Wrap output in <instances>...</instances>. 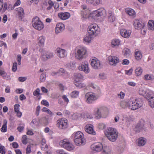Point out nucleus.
Here are the masks:
<instances>
[{"instance_id": "nucleus-32", "label": "nucleus", "mask_w": 154, "mask_h": 154, "mask_svg": "<svg viewBox=\"0 0 154 154\" xmlns=\"http://www.w3.org/2000/svg\"><path fill=\"white\" fill-rule=\"evenodd\" d=\"M148 29L152 31L154 30V21L153 20H149L148 23Z\"/></svg>"}, {"instance_id": "nucleus-10", "label": "nucleus", "mask_w": 154, "mask_h": 154, "mask_svg": "<svg viewBox=\"0 0 154 154\" xmlns=\"http://www.w3.org/2000/svg\"><path fill=\"white\" fill-rule=\"evenodd\" d=\"M85 97L86 99V102L89 104L92 103L93 101L97 99L95 94L94 93L88 92L86 94Z\"/></svg>"}, {"instance_id": "nucleus-21", "label": "nucleus", "mask_w": 154, "mask_h": 154, "mask_svg": "<svg viewBox=\"0 0 154 154\" xmlns=\"http://www.w3.org/2000/svg\"><path fill=\"white\" fill-rule=\"evenodd\" d=\"M59 17L61 20H66L68 19L70 17V14L68 12L59 13L58 14Z\"/></svg>"}, {"instance_id": "nucleus-1", "label": "nucleus", "mask_w": 154, "mask_h": 154, "mask_svg": "<svg viewBox=\"0 0 154 154\" xmlns=\"http://www.w3.org/2000/svg\"><path fill=\"white\" fill-rule=\"evenodd\" d=\"M105 135L110 141L114 142L118 138V132L116 129L109 127L106 131Z\"/></svg>"}, {"instance_id": "nucleus-11", "label": "nucleus", "mask_w": 154, "mask_h": 154, "mask_svg": "<svg viewBox=\"0 0 154 154\" xmlns=\"http://www.w3.org/2000/svg\"><path fill=\"white\" fill-rule=\"evenodd\" d=\"M78 69L80 70L84 71L85 73H88L90 72L88 63L86 61L82 62L81 66L78 67Z\"/></svg>"}, {"instance_id": "nucleus-57", "label": "nucleus", "mask_w": 154, "mask_h": 154, "mask_svg": "<svg viewBox=\"0 0 154 154\" xmlns=\"http://www.w3.org/2000/svg\"><path fill=\"white\" fill-rule=\"evenodd\" d=\"M133 70L132 69H130L128 70H125V73L126 74L131 75L132 73Z\"/></svg>"}, {"instance_id": "nucleus-33", "label": "nucleus", "mask_w": 154, "mask_h": 154, "mask_svg": "<svg viewBox=\"0 0 154 154\" xmlns=\"http://www.w3.org/2000/svg\"><path fill=\"white\" fill-rule=\"evenodd\" d=\"M103 154H110L111 150L107 146H105L103 147Z\"/></svg>"}, {"instance_id": "nucleus-43", "label": "nucleus", "mask_w": 154, "mask_h": 154, "mask_svg": "<svg viewBox=\"0 0 154 154\" xmlns=\"http://www.w3.org/2000/svg\"><path fill=\"white\" fill-rule=\"evenodd\" d=\"M143 72L142 69L140 67H138L135 70V73L136 75L137 76L140 75H141Z\"/></svg>"}, {"instance_id": "nucleus-34", "label": "nucleus", "mask_w": 154, "mask_h": 154, "mask_svg": "<svg viewBox=\"0 0 154 154\" xmlns=\"http://www.w3.org/2000/svg\"><path fill=\"white\" fill-rule=\"evenodd\" d=\"M119 104L120 106L122 108L125 109L128 106L129 107L128 101L127 102L123 100L120 102Z\"/></svg>"}, {"instance_id": "nucleus-62", "label": "nucleus", "mask_w": 154, "mask_h": 154, "mask_svg": "<svg viewBox=\"0 0 154 154\" xmlns=\"http://www.w3.org/2000/svg\"><path fill=\"white\" fill-rule=\"evenodd\" d=\"M125 95V93L122 91L120 92V94H118V96L121 99L123 98Z\"/></svg>"}, {"instance_id": "nucleus-23", "label": "nucleus", "mask_w": 154, "mask_h": 154, "mask_svg": "<svg viewBox=\"0 0 154 154\" xmlns=\"http://www.w3.org/2000/svg\"><path fill=\"white\" fill-rule=\"evenodd\" d=\"M85 131L88 133L91 134H95V132L94 131L93 125H88L85 127Z\"/></svg>"}, {"instance_id": "nucleus-39", "label": "nucleus", "mask_w": 154, "mask_h": 154, "mask_svg": "<svg viewBox=\"0 0 154 154\" xmlns=\"http://www.w3.org/2000/svg\"><path fill=\"white\" fill-rule=\"evenodd\" d=\"M7 122L6 120L4 121V124L1 128V130L2 132H6L7 131Z\"/></svg>"}, {"instance_id": "nucleus-53", "label": "nucleus", "mask_w": 154, "mask_h": 154, "mask_svg": "<svg viewBox=\"0 0 154 154\" xmlns=\"http://www.w3.org/2000/svg\"><path fill=\"white\" fill-rule=\"evenodd\" d=\"M57 154H69L63 149L58 150L57 151Z\"/></svg>"}, {"instance_id": "nucleus-36", "label": "nucleus", "mask_w": 154, "mask_h": 154, "mask_svg": "<svg viewBox=\"0 0 154 154\" xmlns=\"http://www.w3.org/2000/svg\"><path fill=\"white\" fill-rule=\"evenodd\" d=\"M123 55L126 57H129L131 54V51L128 48H125L122 51Z\"/></svg>"}, {"instance_id": "nucleus-29", "label": "nucleus", "mask_w": 154, "mask_h": 154, "mask_svg": "<svg viewBox=\"0 0 154 154\" xmlns=\"http://www.w3.org/2000/svg\"><path fill=\"white\" fill-rule=\"evenodd\" d=\"M146 140L145 138L140 137L138 139V145L140 146H143L146 144Z\"/></svg>"}, {"instance_id": "nucleus-60", "label": "nucleus", "mask_w": 154, "mask_h": 154, "mask_svg": "<svg viewBox=\"0 0 154 154\" xmlns=\"http://www.w3.org/2000/svg\"><path fill=\"white\" fill-rule=\"evenodd\" d=\"M26 79V78L25 77H20L18 78V80L21 82H23L25 81Z\"/></svg>"}, {"instance_id": "nucleus-40", "label": "nucleus", "mask_w": 154, "mask_h": 154, "mask_svg": "<svg viewBox=\"0 0 154 154\" xmlns=\"http://www.w3.org/2000/svg\"><path fill=\"white\" fill-rule=\"evenodd\" d=\"M38 43L40 45H42L44 44L45 41V38L43 36H41L38 38Z\"/></svg>"}, {"instance_id": "nucleus-27", "label": "nucleus", "mask_w": 154, "mask_h": 154, "mask_svg": "<svg viewBox=\"0 0 154 154\" xmlns=\"http://www.w3.org/2000/svg\"><path fill=\"white\" fill-rule=\"evenodd\" d=\"M83 9L81 12V14L83 16H86L90 14L89 10L87 9V6L85 5H83L82 6Z\"/></svg>"}, {"instance_id": "nucleus-38", "label": "nucleus", "mask_w": 154, "mask_h": 154, "mask_svg": "<svg viewBox=\"0 0 154 154\" xmlns=\"http://www.w3.org/2000/svg\"><path fill=\"white\" fill-rule=\"evenodd\" d=\"M120 41L119 39H114L112 42V45L114 46L119 45H120Z\"/></svg>"}, {"instance_id": "nucleus-26", "label": "nucleus", "mask_w": 154, "mask_h": 154, "mask_svg": "<svg viewBox=\"0 0 154 154\" xmlns=\"http://www.w3.org/2000/svg\"><path fill=\"white\" fill-rule=\"evenodd\" d=\"M17 11L18 15L19 16V19L20 20H21L24 17V13L23 9L22 8H17Z\"/></svg>"}, {"instance_id": "nucleus-24", "label": "nucleus", "mask_w": 154, "mask_h": 154, "mask_svg": "<svg viewBox=\"0 0 154 154\" xmlns=\"http://www.w3.org/2000/svg\"><path fill=\"white\" fill-rule=\"evenodd\" d=\"M144 128V126L143 124L141 123H139L135 126L134 129V131L136 133H139Z\"/></svg>"}, {"instance_id": "nucleus-59", "label": "nucleus", "mask_w": 154, "mask_h": 154, "mask_svg": "<svg viewBox=\"0 0 154 154\" xmlns=\"http://www.w3.org/2000/svg\"><path fill=\"white\" fill-rule=\"evenodd\" d=\"M129 63V61L128 60L125 59L122 61V64L123 65H128Z\"/></svg>"}, {"instance_id": "nucleus-20", "label": "nucleus", "mask_w": 154, "mask_h": 154, "mask_svg": "<svg viewBox=\"0 0 154 154\" xmlns=\"http://www.w3.org/2000/svg\"><path fill=\"white\" fill-rule=\"evenodd\" d=\"M131 32V31L130 30L122 29L120 30V34L122 36L125 38H127L130 35Z\"/></svg>"}, {"instance_id": "nucleus-13", "label": "nucleus", "mask_w": 154, "mask_h": 154, "mask_svg": "<svg viewBox=\"0 0 154 154\" xmlns=\"http://www.w3.org/2000/svg\"><path fill=\"white\" fill-rule=\"evenodd\" d=\"M53 57V53L51 52H44L42 53L41 55L42 59L44 60H46L48 59L52 58Z\"/></svg>"}, {"instance_id": "nucleus-16", "label": "nucleus", "mask_w": 154, "mask_h": 154, "mask_svg": "<svg viewBox=\"0 0 154 154\" xmlns=\"http://www.w3.org/2000/svg\"><path fill=\"white\" fill-rule=\"evenodd\" d=\"M134 25L136 29H143L144 24L139 20L135 19L134 21Z\"/></svg>"}, {"instance_id": "nucleus-49", "label": "nucleus", "mask_w": 154, "mask_h": 154, "mask_svg": "<svg viewBox=\"0 0 154 154\" xmlns=\"http://www.w3.org/2000/svg\"><path fill=\"white\" fill-rule=\"evenodd\" d=\"M46 77V75L44 73H42V74L40 77V79L41 82H43L45 80V78Z\"/></svg>"}, {"instance_id": "nucleus-45", "label": "nucleus", "mask_w": 154, "mask_h": 154, "mask_svg": "<svg viewBox=\"0 0 154 154\" xmlns=\"http://www.w3.org/2000/svg\"><path fill=\"white\" fill-rule=\"evenodd\" d=\"M99 78L101 80H104L106 79V76L104 73H100L99 75Z\"/></svg>"}, {"instance_id": "nucleus-7", "label": "nucleus", "mask_w": 154, "mask_h": 154, "mask_svg": "<svg viewBox=\"0 0 154 154\" xmlns=\"http://www.w3.org/2000/svg\"><path fill=\"white\" fill-rule=\"evenodd\" d=\"M88 33L90 35H97L100 32V29L96 24H92L88 28Z\"/></svg>"}, {"instance_id": "nucleus-8", "label": "nucleus", "mask_w": 154, "mask_h": 154, "mask_svg": "<svg viewBox=\"0 0 154 154\" xmlns=\"http://www.w3.org/2000/svg\"><path fill=\"white\" fill-rule=\"evenodd\" d=\"M59 144L60 146L69 151L72 150L74 148V146L72 144L66 139L61 140Z\"/></svg>"}, {"instance_id": "nucleus-63", "label": "nucleus", "mask_w": 154, "mask_h": 154, "mask_svg": "<svg viewBox=\"0 0 154 154\" xmlns=\"http://www.w3.org/2000/svg\"><path fill=\"white\" fill-rule=\"evenodd\" d=\"M26 153L27 154H28L30 153L31 152V150L30 149V147L29 146H27L26 148Z\"/></svg>"}, {"instance_id": "nucleus-42", "label": "nucleus", "mask_w": 154, "mask_h": 154, "mask_svg": "<svg viewBox=\"0 0 154 154\" xmlns=\"http://www.w3.org/2000/svg\"><path fill=\"white\" fill-rule=\"evenodd\" d=\"M42 111L43 112H47L48 114L53 116L54 114L51 110L46 107H44L42 109Z\"/></svg>"}, {"instance_id": "nucleus-2", "label": "nucleus", "mask_w": 154, "mask_h": 154, "mask_svg": "<svg viewBox=\"0 0 154 154\" xmlns=\"http://www.w3.org/2000/svg\"><path fill=\"white\" fill-rule=\"evenodd\" d=\"M129 108L135 110L141 107L142 106V100L139 98H131L128 101Z\"/></svg>"}, {"instance_id": "nucleus-47", "label": "nucleus", "mask_w": 154, "mask_h": 154, "mask_svg": "<svg viewBox=\"0 0 154 154\" xmlns=\"http://www.w3.org/2000/svg\"><path fill=\"white\" fill-rule=\"evenodd\" d=\"M22 141L23 144H26L27 143V138L26 135H24L23 136L22 138Z\"/></svg>"}, {"instance_id": "nucleus-35", "label": "nucleus", "mask_w": 154, "mask_h": 154, "mask_svg": "<svg viewBox=\"0 0 154 154\" xmlns=\"http://www.w3.org/2000/svg\"><path fill=\"white\" fill-rule=\"evenodd\" d=\"M80 82H75L74 84L77 87L80 88L85 87L86 86V85L84 83Z\"/></svg>"}, {"instance_id": "nucleus-14", "label": "nucleus", "mask_w": 154, "mask_h": 154, "mask_svg": "<svg viewBox=\"0 0 154 154\" xmlns=\"http://www.w3.org/2000/svg\"><path fill=\"white\" fill-rule=\"evenodd\" d=\"M108 60L110 64L114 66H115L119 62V58L114 56H109L108 58Z\"/></svg>"}, {"instance_id": "nucleus-46", "label": "nucleus", "mask_w": 154, "mask_h": 154, "mask_svg": "<svg viewBox=\"0 0 154 154\" xmlns=\"http://www.w3.org/2000/svg\"><path fill=\"white\" fill-rule=\"evenodd\" d=\"M81 114L78 113H75L72 116V119L74 120L77 119L79 117L81 116Z\"/></svg>"}, {"instance_id": "nucleus-44", "label": "nucleus", "mask_w": 154, "mask_h": 154, "mask_svg": "<svg viewBox=\"0 0 154 154\" xmlns=\"http://www.w3.org/2000/svg\"><path fill=\"white\" fill-rule=\"evenodd\" d=\"M91 35H89L85 37L84 39V40L86 42H89L92 39V38Z\"/></svg>"}, {"instance_id": "nucleus-19", "label": "nucleus", "mask_w": 154, "mask_h": 154, "mask_svg": "<svg viewBox=\"0 0 154 154\" xmlns=\"http://www.w3.org/2000/svg\"><path fill=\"white\" fill-rule=\"evenodd\" d=\"M102 144L100 143H96L92 145L91 148L94 150L99 152L103 148Z\"/></svg>"}, {"instance_id": "nucleus-51", "label": "nucleus", "mask_w": 154, "mask_h": 154, "mask_svg": "<svg viewBox=\"0 0 154 154\" xmlns=\"http://www.w3.org/2000/svg\"><path fill=\"white\" fill-rule=\"evenodd\" d=\"M5 147L2 146L1 144L0 143V153L2 154H5Z\"/></svg>"}, {"instance_id": "nucleus-50", "label": "nucleus", "mask_w": 154, "mask_h": 154, "mask_svg": "<svg viewBox=\"0 0 154 154\" xmlns=\"http://www.w3.org/2000/svg\"><path fill=\"white\" fill-rule=\"evenodd\" d=\"M98 128L99 129L103 130L106 128V125L103 123H100L99 124Z\"/></svg>"}, {"instance_id": "nucleus-41", "label": "nucleus", "mask_w": 154, "mask_h": 154, "mask_svg": "<svg viewBox=\"0 0 154 154\" xmlns=\"http://www.w3.org/2000/svg\"><path fill=\"white\" fill-rule=\"evenodd\" d=\"M79 92L77 91H72L71 94V96L72 98L77 97L79 95Z\"/></svg>"}, {"instance_id": "nucleus-37", "label": "nucleus", "mask_w": 154, "mask_h": 154, "mask_svg": "<svg viewBox=\"0 0 154 154\" xmlns=\"http://www.w3.org/2000/svg\"><path fill=\"white\" fill-rule=\"evenodd\" d=\"M135 55L136 59L138 60H141L142 57V55L141 53L139 51L135 52Z\"/></svg>"}, {"instance_id": "nucleus-15", "label": "nucleus", "mask_w": 154, "mask_h": 154, "mask_svg": "<svg viewBox=\"0 0 154 154\" xmlns=\"http://www.w3.org/2000/svg\"><path fill=\"white\" fill-rule=\"evenodd\" d=\"M95 14L97 17H105L106 15V11L103 8H100L95 11Z\"/></svg>"}, {"instance_id": "nucleus-6", "label": "nucleus", "mask_w": 154, "mask_h": 154, "mask_svg": "<svg viewBox=\"0 0 154 154\" xmlns=\"http://www.w3.org/2000/svg\"><path fill=\"white\" fill-rule=\"evenodd\" d=\"M86 49L83 47H79L76 49V52L75 53V58L79 60H82L85 57L86 53Z\"/></svg>"}, {"instance_id": "nucleus-54", "label": "nucleus", "mask_w": 154, "mask_h": 154, "mask_svg": "<svg viewBox=\"0 0 154 154\" xmlns=\"http://www.w3.org/2000/svg\"><path fill=\"white\" fill-rule=\"evenodd\" d=\"M41 104L47 106L48 107L49 106V104L48 102L46 100H43L41 102Z\"/></svg>"}, {"instance_id": "nucleus-55", "label": "nucleus", "mask_w": 154, "mask_h": 154, "mask_svg": "<svg viewBox=\"0 0 154 154\" xmlns=\"http://www.w3.org/2000/svg\"><path fill=\"white\" fill-rule=\"evenodd\" d=\"M17 68V63L15 62L13 63V65L12 67V70L13 71L15 72Z\"/></svg>"}, {"instance_id": "nucleus-56", "label": "nucleus", "mask_w": 154, "mask_h": 154, "mask_svg": "<svg viewBox=\"0 0 154 154\" xmlns=\"http://www.w3.org/2000/svg\"><path fill=\"white\" fill-rule=\"evenodd\" d=\"M40 90L39 88H37L33 92V95L35 96L38 95L40 94Z\"/></svg>"}, {"instance_id": "nucleus-3", "label": "nucleus", "mask_w": 154, "mask_h": 154, "mask_svg": "<svg viewBox=\"0 0 154 154\" xmlns=\"http://www.w3.org/2000/svg\"><path fill=\"white\" fill-rule=\"evenodd\" d=\"M74 141L77 145L81 146L84 144L86 142V140L84 137L83 133L79 131L74 134Z\"/></svg>"}, {"instance_id": "nucleus-18", "label": "nucleus", "mask_w": 154, "mask_h": 154, "mask_svg": "<svg viewBox=\"0 0 154 154\" xmlns=\"http://www.w3.org/2000/svg\"><path fill=\"white\" fill-rule=\"evenodd\" d=\"M64 25L62 23H59L57 24L55 29V32L59 33L62 32L64 29Z\"/></svg>"}, {"instance_id": "nucleus-4", "label": "nucleus", "mask_w": 154, "mask_h": 154, "mask_svg": "<svg viewBox=\"0 0 154 154\" xmlns=\"http://www.w3.org/2000/svg\"><path fill=\"white\" fill-rule=\"evenodd\" d=\"M32 24L35 29L39 31L42 29L44 27L43 23L37 17H35L33 18Z\"/></svg>"}, {"instance_id": "nucleus-31", "label": "nucleus", "mask_w": 154, "mask_h": 154, "mask_svg": "<svg viewBox=\"0 0 154 154\" xmlns=\"http://www.w3.org/2000/svg\"><path fill=\"white\" fill-rule=\"evenodd\" d=\"M115 20V17L113 13L111 11H109L108 13V20L110 22H113Z\"/></svg>"}, {"instance_id": "nucleus-28", "label": "nucleus", "mask_w": 154, "mask_h": 154, "mask_svg": "<svg viewBox=\"0 0 154 154\" xmlns=\"http://www.w3.org/2000/svg\"><path fill=\"white\" fill-rule=\"evenodd\" d=\"M125 11L128 14L132 17H134L136 16V13L132 9L130 8L126 9L125 10Z\"/></svg>"}, {"instance_id": "nucleus-25", "label": "nucleus", "mask_w": 154, "mask_h": 154, "mask_svg": "<svg viewBox=\"0 0 154 154\" xmlns=\"http://www.w3.org/2000/svg\"><path fill=\"white\" fill-rule=\"evenodd\" d=\"M75 81L82 82L84 80V76L81 74L79 73H76L75 75Z\"/></svg>"}, {"instance_id": "nucleus-5", "label": "nucleus", "mask_w": 154, "mask_h": 154, "mask_svg": "<svg viewBox=\"0 0 154 154\" xmlns=\"http://www.w3.org/2000/svg\"><path fill=\"white\" fill-rule=\"evenodd\" d=\"M95 112L96 117L98 119L102 117H106L108 114V110L106 107H101L97 108V109L95 111Z\"/></svg>"}, {"instance_id": "nucleus-48", "label": "nucleus", "mask_w": 154, "mask_h": 154, "mask_svg": "<svg viewBox=\"0 0 154 154\" xmlns=\"http://www.w3.org/2000/svg\"><path fill=\"white\" fill-rule=\"evenodd\" d=\"M38 124V122L36 119H33L31 122V125L33 126H37Z\"/></svg>"}, {"instance_id": "nucleus-17", "label": "nucleus", "mask_w": 154, "mask_h": 154, "mask_svg": "<svg viewBox=\"0 0 154 154\" xmlns=\"http://www.w3.org/2000/svg\"><path fill=\"white\" fill-rule=\"evenodd\" d=\"M56 51L57 56L63 58L66 55V51L64 49L58 48L56 49Z\"/></svg>"}, {"instance_id": "nucleus-52", "label": "nucleus", "mask_w": 154, "mask_h": 154, "mask_svg": "<svg viewBox=\"0 0 154 154\" xmlns=\"http://www.w3.org/2000/svg\"><path fill=\"white\" fill-rule=\"evenodd\" d=\"M152 79V78L151 76L149 74H146L144 77V79L146 80H151Z\"/></svg>"}, {"instance_id": "nucleus-61", "label": "nucleus", "mask_w": 154, "mask_h": 154, "mask_svg": "<svg viewBox=\"0 0 154 154\" xmlns=\"http://www.w3.org/2000/svg\"><path fill=\"white\" fill-rule=\"evenodd\" d=\"M6 75L7 74L4 71L2 70L0 71V75L2 76L3 77H5Z\"/></svg>"}, {"instance_id": "nucleus-12", "label": "nucleus", "mask_w": 154, "mask_h": 154, "mask_svg": "<svg viewBox=\"0 0 154 154\" xmlns=\"http://www.w3.org/2000/svg\"><path fill=\"white\" fill-rule=\"evenodd\" d=\"M91 65L95 69H100L101 68V63L100 60L96 58L91 60Z\"/></svg>"}, {"instance_id": "nucleus-22", "label": "nucleus", "mask_w": 154, "mask_h": 154, "mask_svg": "<svg viewBox=\"0 0 154 154\" xmlns=\"http://www.w3.org/2000/svg\"><path fill=\"white\" fill-rule=\"evenodd\" d=\"M139 93L140 95L143 96L146 99L150 97L149 93L147 92L146 89L144 88H141L139 91Z\"/></svg>"}, {"instance_id": "nucleus-64", "label": "nucleus", "mask_w": 154, "mask_h": 154, "mask_svg": "<svg viewBox=\"0 0 154 154\" xmlns=\"http://www.w3.org/2000/svg\"><path fill=\"white\" fill-rule=\"evenodd\" d=\"M48 146L47 144H42L41 146V148L42 150H46L47 149Z\"/></svg>"}, {"instance_id": "nucleus-9", "label": "nucleus", "mask_w": 154, "mask_h": 154, "mask_svg": "<svg viewBox=\"0 0 154 154\" xmlns=\"http://www.w3.org/2000/svg\"><path fill=\"white\" fill-rule=\"evenodd\" d=\"M57 125L60 129H65L68 127V120L64 118L59 119L57 121Z\"/></svg>"}, {"instance_id": "nucleus-30", "label": "nucleus", "mask_w": 154, "mask_h": 154, "mask_svg": "<svg viewBox=\"0 0 154 154\" xmlns=\"http://www.w3.org/2000/svg\"><path fill=\"white\" fill-rule=\"evenodd\" d=\"M150 97L148 98H146L149 101V105L152 108H154V96H152L149 94Z\"/></svg>"}, {"instance_id": "nucleus-58", "label": "nucleus", "mask_w": 154, "mask_h": 154, "mask_svg": "<svg viewBox=\"0 0 154 154\" xmlns=\"http://www.w3.org/2000/svg\"><path fill=\"white\" fill-rule=\"evenodd\" d=\"M20 105L15 104L14 106V111L16 112L19 110Z\"/></svg>"}]
</instances>
